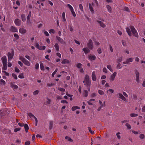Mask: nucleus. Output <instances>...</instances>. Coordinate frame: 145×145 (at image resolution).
Returning <instances> with one entry per match:
<instances>
[{"label": "nucleus", "mask_w": 145, "mask_h": 145, "mask_svg": "<svg viewBox=\"0 0 145 145\" xmlns=\"http://www.w3.org/2000/svg\"><path fill=\"white\" fill-rule=\"evenodd\" d=\"M83 82L84 83V85L87 86H90L91 82L89 80V77L88 75L87 74L86 75L85 79Z\"/></svg>", "instance_id": "obj_1"}, {"label": "nucleus", "mask_w": 145, "mask_h": 145, "mask_svg": "<svg viewBox=\"0 0 145 145\" xmlns=\"http://www.w3.org/2000/svg\"><path fill=\"white\" fill-rule=\"evenodd\" d=\"M130 28L132 33L133 34V35L134 36H138V34L137 33V31L134 28V27L132 26H130Z\"/></svg>", "instance_id": "obj_2"}, {"label": "nucleus", "mask_w": 145, "mask_h": 145, "mask_svg": "<svg viewBox=\"0 0 145 145\" xmlns=\"http://www.w3.org/2000/svg\"><path fill=\"white\" fill-rule=\"evenodd\" d=\"M14 50L12 51L11 53L10 52H8V61H11L14 55Z\"/></svg>", "instance_id": "obj_3"}, {"label": "nucleus", "mask_w": 145, "mask_h": 145, "mask_svg": "<svg viewBox=\"0 0 145 145\" xmlns=\"http://www.w3.org/2000/svg\"><path fill=\"white\" fill-rule=\"evenodd\" d=\"M87 46L91 50L93 48V45L91 40L90 39L89 40L87 44Z\"/></svg>", "instance_id": "obj_4"}, {"label": "nucleus", "mask_w": 145, "mask_h": 145, "mask_svg": "<svg viewBox=\"0 0 145 145\" xmlns=\"http://www.w3.org/2000/svg\"><path fill=\"white\" fill-rule=\"evenodd\" d=\"M28 115L30 118H34L35 119V125L37 126V124L38 120L36 117L34 115L30 113H28Z\"/></svg>", "instance_id": "obj_5"}, {"label": "nucleus", "mask_w": 145, "mask_h": 145, "mask_svg": "<svg viewBox=\"0 0 145 145\" xmlns=\"http://www.w3.org/2000/svg\"><path fill=\"white\" fill-rule=\"evenodd\" d=\"M35 46L39 50H45L46 48L45 46H40L39 45V44L37 43H36Z\"/></svg>", "instance_id": "obj_6"}, {"label": "nucleus", "mask_w": 145, "mask_h": 145, "mask_svg": "<svg viewBox=\"0 0 145 145\" xmlns=\"http://www.w3.org/2000/svg\"><path fill=\"white\" fill-rule=\"evenodd\" d=\"M35 46L39 50H45L46 48L45 46H40L39 45V44L37 43H36Z\"/></svg>", "instance_id": "obj_7"}, {"label": "nucleus", "mask_w": 145, "mask_h": 145, "mask_svg": "<svg viewBox=\"0 0 145 145\" xmlns=\"http://www.w3.org/2000/svg\"><path fill=\"white\" fill-rule=\"evenodd\" d=\"M14 23L16 26H19L21 25V21L19 19L17 18L14 20Z\"/></svg>", "instance_id": "obj_8"}, {"label": "nucleus", "mask_w": 145, "mask_h": 145, "mask_svg": "<svg viewBox=\"0 0 145 145\" xmlns=\"http://www.w3.org/2000/svg\"><path fill=\"white\" fill-rule=\"evenodd\" d=\"M133 59L132 58H130L128 59H127L126 61H124L123 62L124 64H129L130 62H131L133 61Z\"/></svg>", "instance_id": "obj_9"}, {"label": "nucleus", "mask_w": 145, "mask_h": 145, "mask_svg": "<svg viewBox=\"0 0 145 145\" xmlns=\"http://www.w3.org/2000/svg\"><path fill=\"white\" fill-rule=\"evenodd\" d=\"M116 74L117 72H114V73L111 75L110 78V80L111 81H113L114 80Z\"/></svg>", "instance_id": "obj_10"}, {"label": "nucleus", "mask_w": 145, "mask_h": 145, "mask_svg": "<svg viewBox=\"0 0 145 145\" xmlns=\"http://www.w3.org/2000/svg\"><path fill=\"white\" fill-rule=\"evenodd\" d=\"M10 30L14 32H16L18 31V29L14 26H11L10 28Z\"/></svg>", "instance_id": "obj_11"}, {"label": "nucleus", "mask_w": 145, "mask_h": 145, "mask_svg": "<svg viewBox=\"0 0 145 145\" xmlns=\"http://www.w3.org/2000/svg\"><path fill=\"white\" fill-rule=\"evenodd\" d=\"M136 75V81L138 82H139V73L136 71L135 72Z\"/></svg>", "instance_id": "obj_12"}, {"label": "nucleus", "mask_w": 145, "mask_h": 145, "mask_svg": "<svg viewBox=\"0 0 145 145\" xmlns=\"http://www.w3.org/2000/svg\"><path fill=\"white\" fill-rule=\"evenodd\" d=\"M97 22L102 27L104 28L106 26V25L102 21L99 20H97Z\"/></svg>", "instance_id": "obj_13"}, {"label": "nucleus", "mask_w": 145, "mask_h": 145, "mask_svg": "<svg viewBox=\"0 0 145 145\" xmlns=\"http://www.w3.org/2000/svg\"><path fill=\"white\" fill-rule=\"evenodd\" d=\"M119 98L125 101H127V100L125 97L121 93H119Z\"/></svg>", "instance_id": "obj_14"}, {"label": "nucleus", "mask_w": 145, "mask_h": 145, "mask_svg": "<svg viewBox=\"0 0 145 145\" xmlns=\"http://www.w3.org/2000/svg\"><path fill=\"white\" fill-rule=\"evenodd\" d=\"M3 64H7V59L6 56H3L1 58Z\"/></svg>", "instance_id": "obj_15"}, {"label": "nucleus", "mask_w": 145, "mask_h": 145, "mask_svg": "<svg viewBox=\"0 0 145 145\" xmlns=\"http://www.w3.org/2000/svg\"><path fill=\"white\" fill-rule=\"evenodd\" d=\"M92 78L93 80V81H95L96 80L95 73V71H93L92 72Z\"/></svg>", "instance_id": "obj_16"}, {"label": "nucleus", "mask_w": 145, "mask_h": 145, "mask_svg": "<svg viewBox=\"0 0 145 145\" xmlns=\"http://www.w3.org/2000/svg\"><path fill=\"white\" fill-rule=\"evenodd\" d=\"M23 63L25 65L27 66H30V62L26 59L23 62Z\"/></svg>", "instance_id": "obj_17"}, {"label": "nucleus", "mask_w": 145, "mask_h": 145, "mask_svg": "<svg viewBox=\"0 0 145 145\" xmlns=\"http://www.w3.org/2000/svg\"><path fill=\"white\" fill-rule=\"evenodd\" d=\"M19 32L22 34L25 33L26 32V30L23 28H20L19 30Z\"/></svg>", "instance_id": "obj_18"}, {"label": "nucleus", "mask_w": 145, "mask_h": 145, "mask_svg": "<svg viewBox=\"0 0 145 145\" xmlns=\"http://www.w3.org/2000/svg\"><path fill=\"white\" fill-rule=\"evenodd\" d=\"M70 62L67 59H64L62 60L61 63L62 64H65L66 63H69Z\"/></svg>", "instance_id": "obj_19"}, {"label": "nucleus", "mask_w": 145, "mask_h": 145, "mask_svg": "<svg viewBox=\"0 0 145 145\" xmlns=\"http://www.w3.org/2000/svg\"><path fill=\"white\" fill-rule=\"evenodd\" d=\"M31 16V12H30L28 15L27 18V23H30V17Z\"/></svg>", "instance_id": "obj_20"}, {"label": "nucleus", "mask_w": 145, "mask_h": 145, "mask_svg": "<svg viewBox=\"0 0 145 145\" xmlns=\"http://www.w3.org/2000/svg\"><path fill=\"white\" fill-rule=\"evenodd\" d=\"M96 58V57L94 55L90 56H89V59L90 61L95 60Z\"/></svg>", "instance_id": "obj_21"}, {"label": "nucleus", "mask_w": 145, "mask_h": 145, "mask_svg": "<svg viewBox=\"0 0 145 145\" xmlns=\"http://www.w3.org/2000/svg\"><path fill=\"white\" fill-rule=\"evenodd\" d=\"M126 30L128 35L129 36H131V33L130 29L128 27H127L126 28Z\"/></svg>", "instance_id": "obj_22"}, {"label": "nucleus", "mask_w": 145, "mask_h": 145, "mask_svg": "<svg viewBox=\"0 0 145 145\" xmlns=\"http://www.w3.org/2000/svg\"><path fill=\"white\" fill-rule=\"evenodd\" d=\"M62 20L63 22H65L66 21L65 17V12H63L62 13Z\"/></svg>", "instance_id": "obj_23"}, {"label": "nucleus", "mask_w": 145, "mask_h": 145, "mask_svg": "<svg viewBox=\"0 0 145 145\" xmlns=\"http://www.w3.org/2000/svg\"><path fill=\"white\" fill-rule=\"evenodd\" d=\"M83 50L85 54H87L89 52V50L87 48H84L83 49Z\"/></svg>", "instance_id": "obj_24"}, {"label": "nucleus", "mask_w": 145, "mask_h": 145, "mask_svg": "<svg viewBox=\"0 0 145 145\" xmlns=\"http://www.w3.org/2000/svg\"><path fill=\"white\" fill-rule=\"evenodd\" d=\"M21 18L22 21L25 22L26 21V18L25 15L24 14H22L21 15Z\"/></svg>", "instance_id": "obj_25"}, {"label": "nucleus", "mask_w": 145, "mask_h": 145, "mask_svg": "<svg viewBox=\"0 0 145 145\" xmlns=\"http://www.w3.org/2000/svg\"><path fill=\"white\" fill-rule=\"evenodd\" d=\"M106 8L108 9V12L109 13H111L112 12V8L110 6L108 5H106Z\"/></svg>", "instance_id": "obj_26"}, {"label": "nucleus", "mask_w": 145, "mask_h": 145, "mask_svg": "<svg viewBox=\"0 0 145 145\" xmlns=\"http://www.w3.org/2000/svg\"><path fill=\"white\" fill-rule=\"evenodd\" d=\"M24 128L25 130V131L27 133L28 132V130L29 129L28 126V125L27 124H24Z\"/></svg>", "instance_id": "obj_27"}, {"label": "nucleus", "mask_w": 145, "mask_h": 145, "mask_svg": "<svg viewBox=\"0 0 145 145\" xmlns=\"http://www.w3.org/2000/svg\"><path fill=\"white\" fill-rule=\"evenodd\" d=\"M57 39L62 44H65V42L60 37H57Z\"/></svg>", "instance_id": "obj_28"}, {"label": "nucleus", "mask_w": 145, "mask_h": 145, "mask_svg": "<svg viewBox=\"0 0 145 145\" xmlns=\"http://www.w3.org/2000/svg\"><path fill=\"white\" fill-rule=\"evenodd\" d=\"M54 47L56 49V50L57 51H58L59 50V47L58 44L56 43L54 45Z\"/></svg>", "instance_id": "obj_29"}, {"label": "nucleus", "mask_w": 145, "mask_h": 145, "mask_svg": "<svg viewBox=\"0 0 145 145\" xmlns=\"http://www.w3.org/2000/svg\"><path fill=\"white\" fill-rule=\"evenodd\" d=\"M105 101H104V103H103V104H102L101 105V106L99 107L98 108V109H97L98 111H100V110L101 109V108H102V107H105Z\"/></svg>", "instance_id": "obj_30"}, {"label": "nucleus", "mask_w": 145, "mask_h": 145, "mask_svg": "<svg viewBox=\"0 0 145 145\" xmlns=\"http://www.w3.org/2000/svg\"><path fill=\"white\" fill-rule=\"evenodd\" d=\"M80 107L77 106H74L72 108L71 110L72 111H74L77 109H80Z\"/></svg>", "instance_id": "obj_31"}, {"label": "nucleus", "mask_w": 145, "mask_h": 145, "mask_svg": "<svg viewBox=\"0 0 145 145\" xmlns=\"http://www.w3.org/2000/svg\"><path fill=\"white\" fill-rule=\"evenodd\" d=\"M89 9L91 12L93 13L94 12V10L93 8L92 5L90 4H89Z\"/></svg>", "instance_id": "obj_32"}, {"label": "nucleus", "mask_w": 145, "mask_h": 145, "mask_svg": "<svg viewBox=\"0 0 145 145\" xmlns=\"http://www.w3.org/2000/svg\"><path fill=\"white\" fill-rule=\"evenodd\" d=\"M67 6L69 8L71 11L74 10L73 8L69 4H68L67 5Z\"/></svg>", "instance_id": "obj_33"}, {"label": "nucleus", "mask_w": 145, "mask_h": 145, "mask_svg": "<svg viewBox=\"0 0 145 145\" xmlns=\"http://www.w3.org/2000/svg\"><path fill=\"white\" fill-rule=\"evenodd\" d=\"M3 69L4 70H6L7 69V64H3Z\"/></svg>", "instance_id": "obj_34"}, {"label": "nucleus", "mask_w": 145, "mask_h": 145, "mask_svg": "<svg viewBox=\"0 0 145 145\" xmlns=\"http://www.w3.org/2000/svg\"><path fill=\"white\" fill-rule=\"evenodd\" d=\"M51 34L52 33L54 34L55 33V31L54 29H51L48 31Z\"/></svg>", "instance_id": "obj_35"}, {"label": "nucleus", "mask_w": 145, "mask_h": 145, "mask_svg": "<svg viewBox=\"0 0 145 145\" xmlns=\"http://www.w3.org/2000/svg\"><path fill=\"white\" fill-rule=\"evenodd\" d=\"M40 69L42 71L44 70V68L43 64L42 63H40Z\"/></svg>", "instance_id": "obj_36"}, {"label": "nucleus", "mask_w": 145, "mask_h": 145, "mask_svg": "<svg viewBox=\"0 0 145 145\" xmlns=\"http://www.w3.org/2000/svg\"><path fill=\"white\" fill-rule=\"evenodd\" d=\"M6 84L5 81L3 79L0 80V84L5 85Z\"/></svg>", "instance_id": "obj_37"}, {"label": "nucleus", "mask_w": 145, "mask_h": 145, "mask_svg": "<svg viewBox=\"0 0 145 145\" xmlns=\"http://www.w3.org/2000/svg\"><path fill=\"white\" fill-rule=\"evenodd\" d=\"M107 68L111 72H112L113 70L112 68L111 67L110 65H108L107 66Z\"/></svg>", "instance_id": "obj_38"}, {"label": "nucleus", "mask_w": 145, "mask_h": 145, "mask_svg": "<svg viewBox=\"0 0 145 145\" xmlns=\"http://www.w3.org/2000/svg\"><path fill=\"white\" fill-rule=\"evenodd\" d=\"M79 7L80 9L82 12L84 11L83 7L81 4H79Z\"/></svg>", "instance_id": "obj_39"}, {"label": "nucleus", "mask_w": 145, "mask_h": 145, "mask_svg": "<svg viewBox=\"0 0 145 145\" xmlns=\"http://www.w3.org/2000/svg\"><path fill=\"white\" fill-rule=\"evenodd\" d=\"M19 59L21 60L22 62L25 59V58L23 56H19Z\"/></svg>", "instance_id": "obj_40"}, {"label": "nucleus", "mask_w": 145, "mask_h": 145, "mask_svg": "<svg viewBox=\"0 0 145 145\" xmlns=\"http://www.w3.org/2000/svg\"><path fill=\"white\" fill-rule=\"evenodd\" d=\"M58 71V69L56 68L55 71L52 73V76L53 77H54V75L56 74V73Z\"/></svg>", "instance_id": "obj_41"}, {"label": "nucleus", "mask_w": 145, "mask_h": 145, "mask_svg": "<svg viewBox=\"0 0 145 145\" xmlns=\"http://www.w3.org/2000/svg\"><path fill=\"white\" fill-rule=\"evenodd\" d=\"M65 139L68 140V141L72 142V139L69 137L67 136L65 137Z\"/></svg>", "instance_id": "obj_42"}, {"label": "nucleus", "mask_w": 145, "mask_h": 145, "mask_svg": "<svg viewBox=\"0 0 145 145\" xmlns=\"http://www.w3.org/2000/svg\"><path fill=\"white\" fill-rule=\"evenodd\" d=\"M98 92L99 94L100 95H103L104 94V92L101 90H99L98 91Z\"/></svg>", "instance_id": "obj_43"}, {"label": "nucleus", "mask_w": 145, "mask_h": 145, "mask_svg": "<svg viewBox=\"0 0 145 145\" xmlns=\"http://www.w3.org/2000/svg\"><path fill=\"white\" fill-rule=\"evenodd\" d=\"M12 88L14 89H16L18 88V86L16 85L12 84Z\"/></svg>", "instance_id": "obj_44"}, {"label": "nucleus", "mask_w": 145, "mask_h": 145, "mask_svg": "<svg viewBox=\"0 0 145 145\" xmlns=\"http://www.w3.org/2000/svg\"><path fill=\"white\" fill-rule=\"evenodd\" d=\"M12 76L15 79H17L18 78L17 75L15 74L12 73Z\"/></svg>", "instance_id": "obj_45"}, {"label": "nucleus", "mask_w": 145, "mask_h": 145, "mask_svg": "<svg viewBox=\"0 0 145 145\" xmlns=\"http://www.w3.org/2000/svg\"><path fill=\"white\" fill-rule=\"evenodd\" d=\"M130 116L131 117H135L138 116V115L136 114H130Z\"/></svg>", "instance_id": "obj_46"}, {"label": "nucleus", "mask_w": 145, "mask_h": 145, "mask_svg": "<svg viewBox=\"0 0 145 145\" xmlns=\"http://www.w3.org/2000/svg\"><path fill=\"white\" fill-rule=\"evenodd\" d=\"M18 77L20 78H24V76L23 73H22L21 74L19 75L18 76Z\"/></svg>", "instance_id": "obj_47"}, {"label": "nucleus", "mask_w": 145, "mask_h": 145, "mask_svg": "<svg viewBox=\"0 0 145 145\" xmlns=\"http://www.w3.org/2000/svg\"><path fill=\"white\" fill-rule=\"evenodd\" d=\"M15 71L17 72H19L20 71L19 69L16 67H15Z\"/></svg>", "instance_id": "obj_48"}, {"label": "nucleus", "mask_w": 145, "mask_h": 145, "mask_svg": "<svg viewBox=\"0 0 145 145\" xmlns=\"http://www.w3.org/2000/svg\"><path fill=\"white\" fill-rule=\"evenodd\" d=\"M71 12L72 13V15H73V16L75 17L76 16V14L75 13V12H74V10H72V11H71Z\"/></svg>", "instance_id": "obj_49"}, {"label": "nucleus", "mask_w": 145, "mask_h": 145, "mask_svg": "<svg viewBox=\"0 0 145 145\" xmlns=\"http://www.w3.org/2000/svg\"><path fill=\"white\" fill-rule=\"evenodd\" d=\"M69 29L70 31H72L73 30V27L72 25H70L69 26Z\"/></svg>", "instance_id": "obj_50"}, {"label": "nucleus", "mask_w": 145, "mask_h": 145, "mask_svg": "<svg viewBox=\"0 0 145 145\" xmlns=\"http://www.w3.org/2000/svg\"><path fill=\"white\" fill-rule=\"evenodd\" d=\"M58 89L59 91H65V89L64 88H58Z\"/></svg>", "instance_id": "obj_51"}, {"label": "nucleus", "mask_w": 145, "mask_h": 145, "mask_svg": "<svg viewBox=\"0 0 145 145\" xmlns=\"http://www.w3.org/2000/svg\"><path fill=\"white\" fill-rule=\"evenodd\" d=\"M76 66L78 68H80L82 67V65L81 63H79Z\"/></svg>", "instance_id": "obj_52"}, {"label": "nucleus", "mask_w": 145, "mask_h": 145, "mask_svg": "<svg viewBox=\"0 0 145 145\" xmlns=\"http://www.w3.org/2000/svg\"><path fill=\"white\" fill-rule=\"evenodd\" d=\"M88 92L87 90H85L84 93V95L87 97L88 95Z\"/></svg>", "instance_id": "obj_53"}, {"label": "nucleus", "mask_w": 145, "mask_h": 145, "mask_svg": "<svg viewBox=\"0 0 145 145\" xmlns=\"http://www.w3.org/2000/svg\"><path fill=\"white\" fill-rule=\"evenodd\" d=\"M2 72H3L5 73V75L7 76H9V73L5 71H2Z\"/></svg>", "instance_id": "obj_54"}, {"label": "nucleus", "mask_w": 145, "mask_h": 145, "mask_svg": "<svg viewBox=\"0 0 145 145\" xmlns=\"http://www.w3.org/2000/svg\"><path fill=\"white\" fill-rule=\"evenodd\" d=\"M44 35L46 36H48L49 35V34L48 33L47 31H44Z\"/></svg>", "instance_id": "obj_55"}, {"label": "nucleus", "mask_w": 145, "mask_h": 145, "mask_svg": "<svg viewBox=\"0 0 145 145\" xmlns=\"http://www.w3.org/2000/svg\"><path fill=\"white\" fill-rule=\"evenodd\" d=\"M125 125L127 127L128 129H130L131 128V125L129 123H126Z\"/></svg>", "instance_id": "obj_56"}, {"label": "nucleus", "mask_w": 145, "mask_h": 145, "mask_svg": "<svg viewBox=\"0 0 145 145\" xmlns=\"http://www.w3.org/2000/svg\"><path fill=\"white\" fill-rule=\"evenodd\" d=\"M35 68L36 69H38L39 68V63H37L35 65Z\"/></svg>", "instance_id": "obj_57"}, {"label": "nucleus", "mask_w": 145, "mask_h": 145, "mask_svg": "<svg viewBox=\"0 0 145 145\" xmlns=\"http://www.w3.org/2000/svg\"><path fill=\"white\" fill-rule=\"evenodd\" d=\"M120 133L119 132L117 133L116 134V136L118 139H120Z\"/></svg>", "instance_id": "obj_58"}, {"label": "nucleus", "mask_w": 145, "mask_h": 145, "mask_svg": "<svg viewBox=\"0 0 145 145\" xmlns=\"http://www.w3.org/2000/svg\"><path fill=\"white\" fill-rule=\"evenodd\" d=\"M122 44L124 46H125L126 45V43L125 41L124 40H122Z\"/></svg>", "instance_id": "obj_59"}, {"label": "nucleus", "mask_w": 145, "mask_h": 145, "mask_svg": "<svg viewBox=\"0 0 145 145\" xmlns=\"http://www.w3.org/2000/svg\"><path fill=\"white\" fill-rule=\"evenodd\" d=\"M96 46H99L100 44V43L99 42L95 41L94 42Z\"/></svg>", "instance_id": "obj_60"}, {"label": "nucleus", "mask_w": 145, "mask_h": 145, "mask_svg": "<svg viewBox=\"0 0 145 145\" xmlns=\"http://www.w3.org/2000/svg\"><path fill=\"white\" fill-rule=\"evenodd\" d=\"M25 57L27 59H28V60L30 61L31 60V57L29 56H25Z\"/></svg>", "instance_id": "obj_61"}, {"label": "nucleus", "mask_w": 145, "mask_h": 145, "mask_svg": "<svg viewBox=\"0 0 145 145\" xmlns=\"http://www.w3.org/2000/svg\"><path fill=\"white\" fill-rule=\"evenodd\" d=\"M124 10H126L127 12H130L129 10V8L127 7H124Z\"/></svg>", "instance_id": "obj_62"}, {"label": "nucleus", "mask_w": 145, "mask_h": 145, "mask_svg": "<svg viewBox=\"0 0 145 145\" xmlns=\"http://www.w3.org/2000/svg\"><path fill=\"white\" fill-rule=\"evenodd\" d=\"M30 144V142L29 141H27L25 142V145H29Z\"/></svg>", "instance_id": "obj_63"}, {"label": "nucleus", "mask_w": 145, "mask_h": 145, "mask_svg": "<svg viewBox=\"0 0 145 145\" xmlns=\"http://www.w3.org/2000/svg\"><path fill=\"white\" fill-rule=\"evenodd\" d=\"M39 91L38 90H36L33 92L34 95H37L39 93Z\"/></svg>", "instance_id": "obj_64"}]
</instances>
